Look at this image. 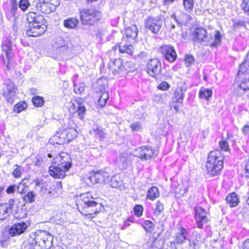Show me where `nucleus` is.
Returning a JSON list of instances; mask_svg holds the SVG:
<instances>
[{
  "instance_id": "nucleus-54",
  "label": "nucleus",
  "mask_w": 249,
  "mask_h": 249,
  "mask_svg": "<svg viewBox=\"0 0 249 249\" xmlns=\"http://www.w3.org/2000/svg\"><path fill=\"white\" fill-rule=\"evenodd\" d=\"M188 245L187 246V249H197L198 245L195 241L193 238L188 239Z\"/></svg>"
},
{
  "instance_id": "nucleus-37",
  "label": "nucleus",
  "mask_w": 249,
  "mask_h": 249,
  "mask_svg": "<svg viewBox=\"0 0 249 249\" xmlns=\"http://www.w3.org/2000/svg\"><path fill=\"white\" fill-rule=\"evenodd\" d=\"M183 5L187 12L191 13L193 10L194 0H183Z\"/></svg>"
},
{
  "instance_id": "nucleus-11",
  "label": "nucleus",
  "mask_w": 249,
  "mask_h": 249,
  "mask_svg": "<svg viewBox=\"0 0 249 249\" xmlns=\"http://www.w3.org/2000/svg\"><path fill=\"white\" fill-rule=\"evenodd\" d=\"M53 160L67 171L70 170L72 165L71 159L70 156L65 152L58 154Z\"/></svg>"
},
{
  "instance_id": "nucleus-23",
  "label": "nucleus",
  "mask_w": 249,
  "mask_h": 249,
  "mask_svg": "<svg viewBox=\"0 0 249 249\" xmlns=\"http://www.w3.org/2000/svg\"><path fill=\"white\" fill-rule=\"evenodd\" d=\"M186 90V89L182 87L177 88L174 94L173 101L176 103L182 104Z\"/></svg>"
},
{
  "instance_id": "nucleus-38",
  "label": "nucleus",
  "mask_w": 249,
  "mask_h": 249,
  "mask_svg": "<svg viewBox=\"0 0 249 249\" xmlns=\"http://www.w3.org/2000/svg\"><path fill=\"white\" fill-rule=\"evenodd\" d=\"M119 51L121 53H126L131 55L133 51V47L131 45H122L119 47Z\"/></svg>"
},
{
  "instance_id": "nucleus-9",
  "label": "nucleus",
  "mask_w": 249,
  "mask_h": 249,
  "mask_svg": "<svg viewBox=\"0 0 249 249\" xmlns=\"http://www.w3.org/2000/svg\"><path fill=\"white\" fill-rule=\"evenodd\" d=\"M163 24L162 20L159 17H149L145 21V28L153 34H158Z\"/></svg>"
},
{
  "instance_id": "nucleus-10",
  "label": "nucleus",
  "mask_w": 249,
  "mask_h": 249,
  "mask_svg": "<svg viewBox=\"0 0 249 249\" xmlns=\"http://www.w3.org/2000/svg\"><path fill=\"white\" fill-rule=\"evenodd\" d=\"M147 72L150 76L155 77L161 71V64L157 58L151 59L148 61L146 66Z\"/></svg>"
},
{
  "instance_id": "nucleus-40",
  "label": "nucleus",
  "mask_w": 249,
  "mask_h": 249,
  "mask_svg": "<svg viewBox=\"0 0 249 249\" xmlns=\"http://www.w3.org/2000/svg\"><path fill=\"white\" fill-rule=\"evenodd\" d=\"M146 232L151 233L154 230V224L150 220H145L142 224Z\"/></svg>"
},
{
  "instance_id": "nucleus-36",
  "label": "nucleus",
  "mask_w": 249,
  "mask_h": 249,
  "mask_svg": "<svg viewBox=\"0 0 249 249\" xmlns=\"http://www.w3.org/2000/svg\"><path fill=\"white\" fill-rule=\"evenodd\" d=\"M222 35L219 31H216L214 35V40L212 42L210 46L212 47H216L220 45L221 43Z\"/></svg>"
},
{
  "instance_id": "nucleus-58",
  "label": "nucleus",
  "mask_w": 249,
  "mask_h": 249,
  "mask_svg": "<svg viewBox=\"0 0 249 249\" xmlns=\"http://www.w3.org/2000/svg\"><path fill=\"white\" fill-rule=\"evenodd\" d=\"M17 190V186L16 185H11L6 189V193L8 194H12L15 193Z\"/></svg>"
},
{
  "instance_id": "nucleus-22",
  "label": "nucleus",
  "mask_w": 249,
  "mask_h": 249,
  "mask_svg": "<svg viewBox=\"0 0 249 249\" xmlns=\"http://www.w3.org/2000/svg\"><path fill=\"white\" fill-rule=\"evenodd\" d=\"M74 101L78 106L77 112L79 118L81 120H83L86 111V107L84 105L85 100L83 98L77 97L75 99Z\"/></svg>"
},
{
  "instance_id": "nucleus-1",
  "label": "nucleus",
  "mask_w": 249,
  "mask_h": 249,
  "mask_svg": "<svg viewBox=\"0 0 249 249\" xmlns=\"http://www.w3.org/2000/svg\"><path fill=\"white\" fill-rule=\"evenodd\" d=\"M78 206L79 211L85 215L96 214L102 208L101 204L96 202L95 198L89 192L80 195Z\"/></svg>"
},
{
  "instance_id": "nucleus-50",
  "label": "nucleus",
  "mask_w": 249,
  "mask_h": 249,
  "mask_svg": "<svg viewBox=\"0 0 249 249\" xmlns=\"http://www.w3.org/2000/svg\"><path fill=\"white\" fill-rule=\"evenodd\" d=\"M133 211L135 215L140 217L142 215L143 208L141 205L137 204L134 206Z\"/></svg>"
},
{
  "instance_id": "nucleus-63",
  "label": "nucleus",
  "mask_w": 249,
  "mask_h": 249,
  "mask_svg": "<svg viewBox=\"0 0 249 249\" xmlns=\"http://www.w3.org/2000/svg\"><path fill=\"white\" fill-rule=\"evenodd\" d=\"M42 182V180L39 179L38 178H36L34 180H33L30 184H33L35 183L36 186H39Z\"/></svg>"
},
{
  "instance_id": "nucleus-41",
  "label": "nucleus",
  "mask_w": 249,
  "mask_h": 249,
  "mask_svg": "<svg viewBox=\"0 0 249 249\" xmlns=\"http://www.w3.org/2000/svg\"><path fill=\"white\" fill-rule=\"evenodd\" d=\"M109 98L108 92H104L101 94L99 98L98 103L101 107H104L107 104V101Z\"/></svg>"
},
{
  "instance_id": "nucleus-12",
  "label": "nucleus",
  "mask_w": 249,
  "mask_h": 249,
  "mask_svg": "<svg viewBox=\"0 0 249 249\" xmlns=\"http://www.w3.org/2000/svg\"><path fill=\"white\" fill-rule=\"evenodd\" d=\"M29 225L25 222H17L13 224L8 230V233L12 237L20 235L27 229Z\"/></svg>"
},
{
  "instance_id": "nucleus-7",
  "label": "nucleus",
  "mask_w": 249,
  "mask_h": 249,
  "mask_svg": "<svg viewBox=\"0 0 249 249\" xmlns=\"http://www.w3.org/2000/svg\"><path fill=\"white\" fill-rule=\"evenodd\" d=\"M135 157L142 160H146L157 156L156 151L150 146H143L136 148L134 152Z\"/></svg>"
},
{
  "instance_id": "nucleus-57",
  "label": "nucleus",
  "mask_w": 249,
  "mask_h": 249,
  "mask_svg": "<svg viewBox=\"0 0 249 249\" xmlns=\"http://www.w3.org/2000/svg\"><path fill=\"white\" fill-rule=\"evenodd\" d=\"M219 145L221 150L225 151H228L230 150L229 144L227 142L225 141H222L219 142Z\"/></svg>"
},
{
  "instance_id": "nucleus-13",
  "label": "nucleus",
  "mask_w": 249,
  "mask_h": 249,
  "mask_svg": "<svg viewBox=\"0 0 249 249\" xmlns=\"http://www.w3.org/2000/svg\"><path fill=\"white\" fill-rule=\"evenodd\" d=\"M89 178L93 183H106L109 181L108 173L103 171L91 173Z\"/></svg>"
},
{
  "instance_id": "nucleus-52",
  "label": "nucleus",
  "mask_w": 249,
  "mask_h": 249,
  "mask_svg": "<svg viewBox=\"0 0 249 249\" xmlns=\"http://www.w3.org/2000/svg\"><path fill=\"white\" fill-rule=\"evenodd\" d=\"M111 185L113 188H117L120 186L122 181L119 178L118 179L116 176H114L110 180Z\"/></svg>"
},
{
  "instance_id": "nucleus-33",
  "label": "nucleus",
  "mask_w": 249,
  "mask_h": 249,
  "mask_svg": "<svg viewBox=\"0 0 249 249\" xmlns=\"http://www.w3.org/2000/svg\"><path fill=\"white\" fill-rule=\"evenodd\" d=\"M29 181V179L24 178L22 180L21 182L19 183V184L17 186V192L20 194H25L27 192V190L26 188L27 187L26 181Z\"/></svg>"
},
{
  "instance_id": "nucleus-30",
  "label": "nucleus",
  "mask_w": 249,
  "mask_h": 249,
  "mask_svg": "<svg viewBox=\"0 0 249 249\" xmlns=\"http://www.w3.org/2000/svg\"><path fill=\"white\" fill-rule=\"evenodd\" d=\"M78 23V20L75 18H69L64 21V25L69 29L75 28Z\"/></svg>"
},
{
  "instance_id": "nucleus-18",
  "label": "nucleus",
  "mask_w": 249,
  "mask_h": 249,
  "mask_svg": "<svg viewBox=\"0 0 249 249\" xmlns=\"http://www.w3.org/2000/svg\"><path fill=\"white\" fill-rule=\"evenodd\" d=\"M129 65V63H125L123 66L122 60L121 59H116L112 62L110 67L113 71L114 74H125L127 71L126 67Z\"/></svg>"
},
{
  "instance_id": "nucleus-60",
  "label": "nucleus",
  "mask_w": 249,
  "mask_h": 249,
  "mask_svg": "<svg viewBox=\"0 0 249 249\" xmlns=\"http://www.w3.org/2000/svg\"><path fill=\"white\" fill-rule=\"evenodd\" d=\"M131 128L133 131H138L141 128V125L138 122L132 124L130 125Z\"/></svg>"
},
{
  "instance_id": "nucleus-59",
  "label": "nucleus",
  "mask_w": 249,
  "mask_h": 249,
  "mask_svg": "<svg viewBox=\"0 0 249 249\" xmlns=\"http://www.w3.org/2000/svg\"><path fill=\"white\" fill-rule=\"evenodd\" d=\"M170 85L167 82L164 81L161 82L158 86V89L162 90H166L170 88Z\"/></svg>"
},
{
  "instance_id": "nucleus-4",
  "label": "nucleus",
  "mask_w": 249,
  "mask_h": 249,
  "mask_svg": "<svg viewBox=\"0 0 249 249\" xmlns=\"http://www.w3.org/2000/svg\"><path fill=\"white\" fill-rule=\"evenodd\" d=\"M3 53L0 56V59L4 65H6V71H10L12 67V59L14 56V50L12 42L6 39L1 45Z\"/></svg>"
},
{
  "instance_id": "nucleus-44",
  "label": "nucleus",
  "mask_w": 249,
  "mask_h": 249,
  "mask_svg": "<svg viewBox=\"0 0 249 249\" xmlns=\"http://www.w3.org/2000/svg\"><path fill=\"white\" fill-rule=\"evenodd\" d=\"M32 101L33 105L36 107H41L44 103L43 97L39 96H34L32 98Z\"/></svg>"
},
{
  "instance_id": "nucleus-56",
  "label": "nucleus",
  "mask_w": 249,
  "mask_h": 249,
  "mask_svg": "<svg viewBox=\"0 0 249 249\" xmlns=\"http://www.w3.org/2000/svg\"><path fill=\"white\" fill-rule=\"evenodd\" d=\"M245 63H243L240 65L239 70L237 73V77L236 78V81L237 80V79H239L240 76L242 74H244L247 72V69L245 68Z\"/></svg>"
},
{
  "instance_id": "nucleus-64",
  "label": "nucleus",
  "mask_w": 249,
  "mask_h": 249,
  "mask_svg": "<svg viewBox=\"0 0 249 249\" xmlns=\"http://www.w3.org/2000/svg\"><path fill=\"white\" fill-rule=\"evenodd\" d=\"M174 103L175 102L173 101L172 103L170 105V107L171 109H173L175 112L177 113L178 111L179 106L178 105H174Z\"/></svg>"
},
{
  "instance_id": "nucleus-45",
  "label": "nucleus",
  "mask_w": 249,
  "mask_h": 249,
  "mask_svg": "<svg viewBox=\"0 0 249 249\" xmlns=\"http://www.w3.org/2000/svg\"><path fill=\"white\" fill-rule=\"evenodd\" d=\"M17 90V88L15 84L13 83L10 82L9 84L7 85L6 88L4 90L3 93H16Z\"/></svg>"
},
{
  "instance_id": "nucleus-34",
  "label": "nucleus",
  "mask_w": 249,
  "mask_h": 249,
  "mask_svg": "<svg viewBox=\"0 0 249 249\" xmlns=\"http://www.w3.org/2000/svg\"><path fill=\"white\" fill-rule=\"evenodd\" d=\"M27 107V104L25 101L20 102L14 106L13 110L16 113H20Z\"/></svg>"
},
{
  "instance_id": "nucleus-49",
  "label": "nucleus",
  "mask_w": 249,
  "mask_h": 249,
  "mask_svg": "<svg viewBox=\"0 0 249 249\" xmlns=\"http://www.w3.org/2000/svg\"><path fill=\"white\" fill-rule=\"evenodd\" d=\"M193 236L192 238L194 240V241L197 244H199L202 243L203 242L204 240L202 238V235L201 233H198L196 231H194L193 232Z\"/></svg>"
},
{
  "instance_id": "nucleus-55",
  "label": "nucleus",
  "mask_w": 249,
  "mask_h": 249,
  "mask_svg": "<svg viewBox=\"0 0 249 249\" xmlns=\"http://www.w3.org/2000/svg\"><path fill=\"white\" fill-rule=\"evenodd\" d=\"M3 204L7 207L9 211H10L12 213L15 204V199L14 198H10L9 199L7 203H3Z\"/></svg>"
},
{
  "instance_id": "nucleus-5",
  "label": "nucleus",
  "mask_w": 249,
  "mask_h": 249,
  "mask_svg": "<svg viewBox=\"0 0 249 249\" xmlns=\"http://www.w3.org/2000/svg\"><path fill=\"white\" fill-rule=\"evenodd\" d=\"M101 17V13L94 9H83L80 12V18L84 26H93Z\"/></svg>"
},
{
  "instance_id": "nucleus-35",
  "label": "nucleus",
  "mask_w": 249,
  "mask_h": 249,
  "mask_svg": "<svg viewBox=\"0 0 249 249\" xmlns=\"http://www.w3.org/2000/svg\"><path fill=\"white\" fill-rule=\"evenodd\" d=\"M67 134V139L68 143L75 138L77 134L76 129L74 128H69L66 129Z\"/></svg>"
},
{
  "instance_id": "nucleus-31",
  "label": "nucleus",
  "mask_w": 249,
  "mask_h": 249,
  "mask_svg": "<svg viewBox=\"0 0 249 249\" xmlns=\"http://www.w3.org/2000/svg\"><path fill=\"white\" fill-rule=\"evenodd\" d=\"M11 212L9 211L7 207H6L3 203L0 204V219L4 220L7 218L9 214L11 213Z\"/></svg>"
},
{
  "instance_id": "nucleus-42",
  "label": "nucleus",
  "mask_w": 249,
  "mask_h": 249,
  "mask_svg": "<svg viewBox=\"0 0 249 249\" xmlns=\"http://www.w3.org/2000/svg\"><path fill=\"white\" fill-rule=\"evenodd\" d=\"M74 91L76 94H81L82 93L85 88V85L84 83H80L78 84H74Z\"/></svg>"
},
{
  "instance_id": "nucleus-6",
  "label": "nucleus",
  "mask_w": 249,
  "mask_h": 249,
  "mask_svg": "<svg viewBox=\"0 0 249 249\" xmlns=\"http://www.w3.org/2000/svg\"><path fill=\"white\" fill-rule=\"evenodd\" d=\"M50 0H34L32 6L43 13L48 14L55 10V7L49 2Z\"/></svg>"
},
{
  "instance_id": "nucleus-29",
  "label": "nucleus",
  "mask_w": 249,
  "mask_h": 249,
  "mask_svg": "<svg viewBox=\"0 0 249 249\" xmlns=\"http://www.w3.org/2000/svg\"><path fill=\"white\" fill-rule=\"evenodd\" d=\"M213 91L211 89L202 88L200 89L199 96L202 99L209 100V98L211 97Z\"/></svg>"
},
{
  "instance_id": "nucleus-48",
  "label": "nucleus",
  "mask_w": 249,
  "mask_h": 249,
  "mask_svg": "<svg viewBox=\"0 0 249 249\" xmlns=\"http://www.w3.org/2000/svg\"><path fill=\"white\" fill-rule=\"evenodd\" d=\"M18 4L16 0H12L11 1V7L10 12L12 17H15L18 9Z\"/></svg>"
},
{
  "instance_id": "nucleus-21",
  "label": "nucleus",
  "mask_w": 249,
  "mask_h": 249,
  "mask_svg": "<svg viewBox=\"0 0 249 249\" xmlns=\"http://www.w3.org/2000/svg\"><path fill=\"white\" fill-rule=\"evenodd\" d=\"M138 33V30L135 25H132L124 30V34L127 37L128 41L130 42L135 40L137 37Z\"/></svg>"
},
{
  "instance_id": "nucleus-53",
  "label": "nucleus",
  "mask_w": 249,
  "mask_h": 249,
  "mask_svg": "<svg viewBox=\"0 0 249 249\" xmlns=\"http://www.w3.org/2000/svg\"><path fill=\"white\" fill-rule=\"evenodd\" d=\"M164 207L163 204L160 201H158L156 204V207L154 212V213L156 215H159L160 213L163 211Z\"/></svg>"
},
{
  "instance_id": "nucleus-2",
  "label": "nucleus",
  "mask_w": 249,
  "mask_h": 249,
  "mask_svg": "<svg viewBox=\"0 0 249 249\" xmlns=\"http://www.w3.org/2000/svg\"><path fill=\"white\" fill-rule=\"evenodd\" d=\"M223 157L219 151H211L209 154L206 167L207 172L214 177L218 175L223 167Z\"/></svg>"
},
{
  "instance_id": "nucleus-17",
  "label": "nucleus",
  "mask_w": 249,
  "mask_h": 249,
  "mask_svg": "<svg viewBox=\"0 0 249 249\" xmlns=\"http://www.w3.org/2000/svg\"><path fill=\"white\" fill-rule=\"evenodd\" d=\"M195 219L197 223V226L199 228H202L203 223L207 222L208 219L206 216L205 210L202 207H198L195 208Z\"/></svg>"
},
{
  "instance_id": "nucleus-19",
  "label": "nucleus",
  "mask_w": 249,
  "mask_h": 249,
  "mask_svg": "<svg viewBox=\"0 0 249 249\" xmlns=\"http://www.w3.org/2000/svg\"><path fill=\"white\" fill-rule=\"evenodd\" d=\"M188 232L184 228H180L178 232L175 235V240L172 243L174 244L180 245L188 240Z\"/></svg>"
},
{
  "instance_id": "nucleus-46",
  "label": "nucleus",
  "mask_w": 249,
  "mask_h": 249,
  "mask_svg": "<svg viewBox=\"0 0 249 249\" xmlns=\"http://www.w3.org/2000/svg\"><path fill=\"white\" fill-rule=\"evenodd\" d=\"M32 5L29 0H20L18 2V6L19 8L23 12H25Z\"/></svg>"
},
{
  "instance_id": "nucleus-3",
  "label": "nucleus",
  "mask_w": 249,
  "mask_h": 249,
  "mask_svg": "<svg viewBox=\"0 0 249 249\" xmlns=\"http://www.w3.org/2000/svg\"><path fill=\"white\" fill-rule=\"evenodd\" d=\"M50 235L45 231L31 233L24 242L25 249H43Z\"/></svg>"
},
{
  "instance_id": "nucleus-15",
  "label": "nucleus",
  "mask_w": 249,
  "mask_h": 249,
  "mask_svg": "<svg viewBox=\"0 0 249 249\" xmlns=\"http://www.w3.org/2000/svg\"><path fill=\"white\" fill-rule=\"evenodd\" d=\"M29 28L26 31V34L29 36L36 37L42 35L47 30L45 25H34L29 23Z\"/></svg>"
},
{
  "instance_id": "nucleus-43",
  "label": "nucleus",
  "mask_w": 249,
  "mask_h": 249,
  "mask_svg": "<svg viewBox=\"0 0 249 249\" xmlns=\"http://www.w3.org/2000/svg\"><path fill=\"white\" fill-rule=\"evenodd\" d=\"M93 131L94 135L98 136L101 139H103L105 137V132L103 129H100L98 125H94Z\"/></svg>"
},
{
  "instance_id": "nucleus-39",
  "label": "nucleus",
  "mask_w": 249,
  "mask_h": 249,
  "mask_svg": "<svg viewBox=\"0 0 249 249\" xmlns=\"http://www.w3.org/2000/svg\"><path fill=\"white\" fill-rule=\"evenodd\" d=\"M14 171L12 173L13 176L16 178L21 177L22 172L24 171L23 168L19 165L15 164L14 166Z\"/></svg>"
},
{
  "instance_id": "nucleus-32",
  "label": "nucleus",
  "mask_w": 249,
  "mask_h": 249,
  "mask_svg": "<svg viewBox=\"0 0 249 249\" xmlns=\"http://www.w3.org/2000/svg\"><path fill=\"white\" fill-rule=\"evenodd\" d=\"M36 194L34 191H30L22 196L23 201L26 203H33L35 201Z\"/></svg>"
},
{
  "instance_id": "nucleus-61",
  "label": "nucleus",
  "mask_w": 249,
  "mask_h": 249,
  "mask_svg": "<svg viewBox=\"0 0 249 249\" xmlns=\"http://www.w3.org/2000/svg\"><path fill=\"white\" fill-rule=\"evenodd\" d=\"M185 60L189 65L192 64L194 62V58L192 55H186Z\"/></svg>"
},
{
  "instance_id": "nucleus-25",
  "label": "nucleus",
  "mask_w": 249,
  "mask_h": 249,
  "mask_svg": "<svg viewBox=\"0 0 249 249\" xmlns=\"http://www.w3.org/2000/svg\"><path fill=\"white\" fill-rule=\"evenodd\" d=\"M207 32L205 29L197 28L193 35V39L195 41H202L206 36Z\"/></svg>"
},
{
  "instance_id": "nucleus-20",
  "label": "nucleus",
  "mask_w": 249,
  "mask_h": 249,
  "mask_svg": "<svg viewBox=\"0 0 249 249\" xmlns=\"http://www.w3.org/2000/svg\"><path fill=\"white\" fill-rule=\"evenodd\" d=\"M27 19L29 23L34 25H45V19L42 15H37L35 12H30L27 15Z\"/></svg>"
},
{
  "instance_id": "nucleus-24",
  "label": "nucleus",
  "mask_w": 249,
  "mask_h": 249,
  "mask_svg": "<svg viewBox=\"0 0 249 249\" xmlns=\"http://www.w3.org/2000/svg\"><path fill=\"white\" fill-rule=\"evenodd\" d=\"M53 139L56 144H62L68 143L66 129L56 132L53 136Z\"/></svg>"
},
{
  "instance_id": "nucleus-62",
  "label": "nucleus",
  "mask_w": 249,
  "mask_h": 249,
  "mask_svg": "<svg viewBox=\"0 0 249 249\" xmlns=\"http://www.w3.org/2000/svg\"><path fill=\"white\" fill-rule=\"evenodd\" d=\"M233 25L235 27L242 26L244 27H246V22L244 21H236L234 22Z\"/></svg>"
},
{
  "instance_id": "nucleus-47",
  "label": "nucleus",
  "mask_w": 249,
  "mask_h": 249,
  "mask_svg": "<svg viewBox=\"0 0 249 249\" xmlns=\"http://www.w3.org/2000/svg\"><path fill=\"white\" fill-rule=\"evenodd\" d=\"M2 96L6 100V101L10 103L13 104L15 102V100L16 98V93H2Z\"/></svg>"
},
{
  "instance_id": "nucleus-27",
  "label": "nucleus",
  "mask_w": 249,
  "mask_h": 249,
  "mask_svg": "<svg viewBox=\"0 0 249 249\" xmlns=\"http://www.w3.org/2000/svg\"><path fill=\"white\" fill-rule=\"evenodd\" d=\"M226 199L227 203L231 207H236L239 202L238 196L234 192L231 193L228 195Z\"/></svg>"
},
{
  "instance_id": "nucleus-8",
  "label": "nucleus",
  "mask_w": 249,
  "mask_h": 249,
  "mask_svg": "<svg viewBox=\"0 0 249 249\" xmlns=\"http://www.w3.org/2000/svg\"><path fill=\"white\" fill-rule=\"evenodd\" d=\"M160 52L162 54L165 59L173 63L177 58V54L174 47L170 44H164L159 48Z\"/></svg>"
},
{
  "instance_id": "nucleus-28",
  "label": "nucleus",
  "mask_w": 249,
  "mask_h": 249,
  "mask_svg": "<svg viewBox=\"0 0 249 249\" xmlns=\"http://www.w3.org/2000/svg\"><path fill=\"white\" fill-rule=\"evenodd\" d=\"M160 196L158 188L156 186L150 187L147 193L146 197L151 200H154Z\"/></svg>"
},
{
  "instance_id": "nucleus-26",
  "label": "nucleus",
  "mask_w": 249,
  "mask_h": 249,
  "mask_svg": "<svg viewBox=\"0 0 249 249\" xmlns=\"http://www.w3.org/2000/svg\"><path fill=\"white\" fill-rule=\"evenodd\" d=\"M94 90L96 93H104V92H107L106 89V83L102 79L97 80L96 83L93 84Z\"/></svg>"
},
{
  "instance_id": "nucleus-51",
  "label": "nucleus",
  "mask_w": 249,
  "mask_h": 249,
  "mask_svg": "<svg viewBox=\"0 0 249 249\" xmlns=\"http://www.w3.org/2000/svg\"><path fill=\"white\" fill-rule=\"evenodd\" d=\"M241 7L244 13L249 16V0H242Z\"/></svg>"
},
{
  "instance_id": "nucleus-16",
  "label": "nucleus",
  "mask_w": 249,
  "mask_h": 249,
  "mask_svg": "<svg viewBox=\"0 0 249 249\" xmlns=\"http://www.w3.org/2000/svg\"><path fill=\"white\" fill-rule=\"evenodd\" d=\"M67 171V170L53 160L52 161V164L50 166L49 169L50 175L52 177L57 178H64Z\"/></svg>"
},
{
  "instance_id": "nucleus-14",
  "label": "nucleus",
  "mask_w": 249,
  "mask_h": 249,
  "mask_svg": "<svg viewBox=\"0 0 249 249\" xmlns=\"http://www.w3.org/2000/svg\"><path fill=\"white\" fill-rule=\"evenodd\" d=\"M249 89V78H243L240 84L234 83L232 88V91L237 96H241L245 91Z\"/></svg>"
}]
</instances>
